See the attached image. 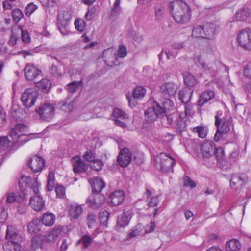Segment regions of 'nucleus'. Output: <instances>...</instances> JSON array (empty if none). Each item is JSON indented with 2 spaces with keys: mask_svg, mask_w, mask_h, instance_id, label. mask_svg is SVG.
<instances>
[{
  "mask_svg": "<svg viewBox=\"0 0 251 251\" xmlns=\"http://www.w3.org/2000/svg\"><path fill=\"white\" fill-rule=\"evenodd\" d=\"M196 64L211 76L218 72L221 63L216 59L214 54L210 50L202 52L195 59Z\"/></svg>",
  "mask_w": 251,
  "mask_h": 251,
  "instance_id": "1",
  "label": "nucleus"
},
{
  "mask_svg": "<svg viewBox=\"0 0 251 251\" xmlns=\"http://www.w3.org/2000/svg\"><path fill=\"white\" fill-rule=\"evenodd\" d=\"M168 8L173 20L179 24L189 22L191 16L189 6L181 0H175L170 2Z\"/></svg>",
  "mask_w": 251,
  "mask_h": 251,
  "instance_id": "2",
  "label": "nucleus"
},
{
  "mask_svg": "<svg viewBox=\"0 0 251 251\" xmlns=\"http://www.w3.org/2000/svg\"><path fill=\"white\" fill-rule=\"evenodd\" d=\"M12 143H25L30 138L28 134L27 126L22 124H17L12 128L9 133Z\"/></svg>",
  "mask_w": 251,
  "mask_h": 251,
  "instance_id": "3",
  "label": "nucleus"
},
{
  "mask_svg": "<svg viewBox=\"0 0 251 251\" xmlns=\"http://www.w3.org/2000/svg\"><path fill=\"white\" fill-rule=\"evenodd\" d=\"M154 161L156 168L165 172L172 171L173 167L176 163L174 158L165 152L157 154L155 157Z\"/></svg>",
  "mask_w": 251,
  "mask_h": 251,
  "instance_id": "4",
  "label": "nucleus"
},
{
  "mask_svg": "<svg viewBox=\"0 0 251 251\" xmlns=\"http://www.w3.org/2000/svg\"><path fill=\"white\" fill-rule=\"evenodd\" d=\"M38 96V92L35 89H26L21 96V101L24 106L26 108H30L34 105Z\"/></svg>",
  "mask_w": 251,
  "mask_h": 251,
  "instance_id": "5",
  "label": "nucleus"
},
{
  "mask_svg": "<svg viewBox=\"0 0 251 251\" xmlns=\"http://www.w3.org/2000/svg\"><path fill=\"white\" fill-rule=\"evenodd\" d=\"M237 41L241 47L251 50V28H245L240 30L237 35Z\"/></svg>",
  "mask_w": 251,
  "mask_h": 251,
  "instance_id": "6",
  "label": "nucleus"
},
{
  "mask_svg": "<svg viewBox=\"0 0 251 251\" xmlns=\"http://www.w3.org/2000/svg\"><path fill=\"white\" fill-rule=\"evenodd\" d=\"M163 110L156 102L152 103L151 107L148 108L145 111L146 120L149 122L154 121L157 117L163 115Z\"/></svg>",
  "mask_w": 251,
  "mask_h": 251,
  "instance_id": "7",
  "label": "nucleus"
},
{
  "mask_svg": "<svg viewBox=\"0 0 251 251\" xmlns=\"http://www.w3.org/2000/svg\"><path fill=\"white\" fill-rule=\"evenodd\" d=\"M71 19V13L66 10H62L58 13L57 25L60 32L65 35L67 33L66 27L69 25Z\"/></svg>",
  "mask_w": 251,
  "mask_h": 251,
  "instance_id": "8",
  "label": "nucleus"
},
{
  "mask_svg": "<svg viewBox=\"0 0 251 251\" xmlns=\"http://www.w3.org/2000/svg\"><path fill=\"white\" fill-rule=\"evenodd\" d=\"M40 118L45 121H49L54 114L55 108L50 103H46L36 109Z\"/></svg>",
  "mask_w": 251,
  "mask_h": 251,
  "instance_id": "9",
  "label": "nucleus"
},
{
  "mask_svg": "<svg viewBox=\"0 0 251 251\" xmlns=\"http://www.w3.org/2000/svg\"><path fill=\"white\" fill-rule=\"evenodd\" d=\"M105 201V197L100 193H93L86 200L88 205L92 209L100 207Z\"/></svg>",
  "mask_w": 251,
  "mask_h": 251,
  "instance_id": "10",
  "label": "nucleus"
},
{
  "mask_svg": "<svg viewBox=\"0 0 251 251\" xmlns=\"http://www.w3.org/2000/svg\"><path fill=\"white\" fill-rule=\"evenodd\" d=\"M231 121L230 117L220 119L217 115L215 116V126L223 133L226 134L230 130Z\"/></svg>",
  "mask_w": 251,
  "mask_h": 251,
  "instance_id": "11",
  "label": "nucleus"
},
{
  "mask_svg": "<svg viewBox=\"0 0 251 251\" xmlns=\"http://www.w3.org/2000/svg\"><path fill=\"white\" fill-rule=\"evenodd\" d=\"M132 160V153L127 148H124L121 150L117 157V161L122 167L127 166Z\"/></svg>",
  "mask_w": 251,
  "mask_h": 251,
  "instance_id": "12",
  "label": "nucleus"
},
{
  "mask_svg": "<svg viewBox=\"0 0 251 251\" xmlns=\"http://www.w3.org/2000/svg\"><path fill=\"white\" fill-rule=\"evenodd\" d=\"M45 161L41 157L34 155L29 158L27 164L34 173L40 172L45 166Z\"/></svg>",
  "mask_w": 251,
  "mask_h": 251,
  "instance_id": "13",
  "label": "nucleus"
},
{
  "mask_svg": "<svg viewBox=\"0 0 251 251\" xmlns=\"http://www.w3.org/2000/svg\"><path fill=\"white\" fill-rule=\"evenodd\" d=\"M146 94V89L145 88L142 86L137 87L134 89L133 92V98H132L130 94L128 93L126 94V97L128 100V102L130 107H133L135 106L137 103V101L135 100V99H139L143 98Z\"/></svg>",
  "mask_w": 251,
  "mask_h": 251,
  "instance_id": "14",
  "label": "nucleus"
},
{
  "mask_svg": "<svg viewBox=\"0 0 251 251\" xmlns=\"http://www.w3.org/2000/svg\"><path fill=\"white\" fill-rule=\"evenodd\" d=\"M144 197L149 207H155L153 211V214L155 216L158 212V208L156 207L159 203L158 196L153 195L150 190L146 189Z\"/></svg>",
  "mask_w": 251,
  "mask_h": 251,
  "instance_id": "15",
  "label": "nucleus"
},
{
  "mask_svg": "<svg viewBox=\"0 0 251 251\" xmlns=\"http://www.w3.org/2000/svg\"><path fill=\"white\" fill-rule=\"evenodd\" d=\"M215 146V144L209 141H206L201 146V153L203 159L210 158L214 154Z\"/></svg>",
  "mask_w": 251,
  "mask_h": 251,
  "instance_id": "16",
  "label": "nucleus"
},
{
  "mask_svg": "<svg viewBox=\"0 0 251 251\" xmlns=\"http://www.w3.org/2000/svg\"><path fill=\"white\" fill-rule=\"evenodd\" d=\"M24 71L26 78L29 81H32L38 76L42 75V71L36 66L31 64H27Z\"/></svg>",
  "mask_w": 251,
  "mask_h": 251,
  "instance_id": "17",
  "label": "nucleus"
},
{
  "mask_svg": "<svg viewBox=\"0 0 251 251\" xmlns=\"http://www.w3.org/2000/svg\"><path fill=\"white\" fill-rule=\"evenodd\" d=\"M178 89V85L172 82H165L160 87V91L162 94L170 97L175 96Z\"/></svg>",
  "mask_w": 251,
  "mask_h": 251,
  "instance_id": "18",
  "label": "nucleus"
},
{
  "mask_svg": "<svg viewBox=\"0 0 251 251\" xmlns=\"http://www.w3.org/2000/svg\"><path fill=\"white\" fill-rule=\"evenodd\" d=\"M133 213L131 209H126L122 214L118 217L117 226L123 228L127 226L132 216Z\"/></svg>",
  "mask_w": 251,
  "mask_h": 251,
  "instance_id": "19",
  "label": "nucleus"
},
{
  "mask_svg": "<svg viewBox=\"0 0 251 251\" xmlns=\"http://www.w3.org/2000/svg\"><path fill=\"white\" fill-rule=\"evenodd\" d=\"M113 115L114 117L115 124L118 126L122 128L126 127V125L119 119H126L128 118L127 114L122 111L120 109L115 108L113 111Z\"/></svg>",
  "mask_w": 251,
  "mask_h": 251,
  "instance_id": "20",
  "label": "nucleus"
},
{
  "mask_svg": "<svg viewBox=\"0 0 251 251\" xmlns=\"http://www.w3.org/2000/svg\"><path fill=\"white\" fill-rule=\"evenodd\" d=\"M103 57L105 58V62L108 66H113L119 64L117 56L112 49L105 50L103 52Z\"/></svg>",
  "mask_w": 251,
  "mask_h": 251,
  "instance_id": "21",
  "label": "nucleus"
},
{
  "mask_svg": "<svg viewBox=\"0 0 251 251\" xmlns=\"http://www.w3.org/2000/svg\"><path fill=\"white\" fill-rule=\"evenodd\" d=\"M125 199L124 192L121 190H117L111 193L109 196V200L111 204L117 206L123 202Z\"/></svg>",
  "mask_w": 251,
  "mask_h": 251,
  "instance_id": "22",
  "label": "nucleus"
},
{
  "mask_svg": "<svg viewBox=\"0 0 251 251\" xmlns=\"http://www.w3.org/2000/svg\"><path fill=\"white\" fill-rule=\"evenodd\" d=\"M203 27L204 38L207 39H213L216 34L217 27L213 23H206Z\"/></svg>",
  "mask_w": 251,
  "mask_h": 251,
  "instance_id": "23",
  "label": "nucleus"
},
{
  "mask_svg": "<svg viewBox=\"0 0 251 251\" xmlns=\"http://www.w3.org/2000/svg\"><path fill=\"white\" fill-rule=\"evenodd\" d=\"M89 181L91 185L93 191H95V193H100L105 186L103 180L100 177H94Z\"/></svg>",
  "mask_w": 251,
  "mask_h": 251,
  "instance_id": "24",
  "label": "nucleus"
},
{
  "mask_svg": "<svg viewBox=\"0 0 251 251\" xmlns=\"http://www.w3.org/2000/svg\"><path fill=\"white\" fill-rule=\"evenodd\" d=\"M30 205L32 209L36 211L43 209L44 206V201L40 195H35L30 199Z\"/></svg>",
  "mask_w": 251,
  "mask_h": 251,
  "instance_id": "25",
  "label": "nucleus"
},
{
  "mask_svg": "<svg viewBox=\"0 0 251 251\" xmlns=\"http://www.w3.org/2000/svg\"><path fill=\"white\" fill-rule=\"evenodd\" d=\"M73 170L75 173L84 172L87 170V166L85 163L81 160L78 156H76L72 158Z\"/></svg>",
  "mask_w": 251,
  "mask_h": 251,
  "instance_id": "26",
  "label": "nucleus"
},
{
  "mask_svg": "<svg viewBox=\"0 0 251 251\" xmlns=\"http://www.w3.org/2000/svg\"><path fill=\"white\" fill-rule=\"evenodd\" d=\"M215 97V92L211 90L203 91L200 95L198 101V104L202 106L204 104L211 100Z\"/></svg>",
  "mask_w": 251,
  "mask_h": 251,
  "instance_id": "27",
  "label": "nucleus"
},
{
  "mask_svg": "<svg viewBox=\"0 0 251 251\" xmlns=\"http://www.w3.org/2000/svg\"><path fill=\"white\" fill-rule=\"evenodd\" d=\"M25 197V194L22 193L20 195L19 198H17L16 195L12 192L9 193L7 194L6 197V199L4 201V197H3L2 200L3 199V201L4 202V205H6V207H7V204H10L17 201L19 203H22L24 201Z\"/></svg>",
  "mask_w": 251,
  "mask_h": 251,
  "instance_id": "28",
  "label": "nucleus"
},
{
  "mask_svg": "<svg viewBox=\"0 0 251 251\" xmlns=\"http://www.w3.org/2000/svg\"><path fill=\"white\" fill-rule=\"evenodd\" d=\"M178 116V114L176 113L173 112L171 114H168L166 116L162 115L161 117V120L164 126L167 127H174L175 121Z\"/></svg>",
  "mask_w": 251,
  "mask_h": 251,
  "instance_id": "29",
  "label": "nucleus"
},
{
  "mask_svg": "<svg viewBox=\"0 0 251 251\" xmlns=\"http://www.w3.org/2000/svg\"><path fill=\"white\" fill-rule=\"evenodd\" d=\"M6 238L9 242H17L19 238L18 231L13 226H8Z\"/></svg>",
  "mask_w": 251,
  "mask_h": 251,
  "instance_id": "30",
  "label": "nucleus"
},
{
  "mask_svg": "<svg viewBox=\"0 0 251 251\" xmlns=\"http://www.w3.org/2000/svg\"><path fill=\"white\" fill-rule=\"evenodd\" d=\"M83 212L82 207L78 204H72L69 208V215L72 219H78Z\"/></svg>",
  "mask_w": 251,
  "mask_h": 251,
  "instance_id": "31",
  "label": "nucleus"
},
{
  "mask_svg": "<svg viewBox=\"0 0 251 251\" xmlns=\"http://www.w3.org/2000/svg\"><path fill=\"white\" fill-rule=\"evenodd\" d=\"M251 15V10L247 7L239 9L235 13V18L237 21H244Z\"/></svg>",
  "mask_w": 251,
  "mask_h": 251,
  "instance_id": "32",
  "label": "nucleus"
},
{
  "mask_svg": "<svg viewBox=\"0 0 251 251\" xmlns=\"http://www.w3.org/2000/svg\"><path fill=\"white\" fill-rule=\"evenodd\" d=\"M161 108L163 110V115L166 112L173 111L175 109V105L172 100L169 99H163L160 100Z\"/></svg>",
  "mask_w": 251,
  "mask_h": 251,
  "instance_id": "33",
  "label": "nucleus"
},
{
  "mask_svg": "<svg viewBox=\"0 0 251 251\" xmlns=\"http://www.w3.org/2000/svg\"><path fill=\"white\" fill-rule=\"evenodd\" d=\"M42 225L38 219L33 220L28 225V231L31 234H35L39 232Z\"/></svg>",
  "mask_w": 251,
  "mask_h": 251,
  "instance_id": "34",
  "label": "nucleus"
},
{
  "mask_svg": "<svg viewBox=\"0 0 251 251\" xmlns=\"http://www.w3.org/2000/svg\"><path fill=\"white\" fill-rule=\"evenodd\" d=\"M45 242V236L43 235H38L34 237L31 240V248L36 250L39 248H41Z\"/></svg>",
  "mask_w": 251,
  "mask_h": 251,
  "instance_id": "35",
  "label": "nucleus"
},
{
  "mask_svg": "<svg viewBox=\"0 0 251 251\" xmlns=\"http://www.w3.org/2000/svg\"><path fill=\"white\" fill-rule=\"evenodd\" d=\"M183 77L184 83L188 86L194 87L196 85L197 82L196 78L189 72H184Z\"/></svg>",
  "mask_w": 251,
  "mask_h": 251,
  "instance_id": "36",
  "label": "nucleus"
},
{
  "mask_svg": "<svg viewBox=\"0 0 251 251\" xmlns=\"http://www.w3.org/2000/svg\"><path fill=\"white\" fill-rule=\"evenodd\" d=\"M35 86L41 91L47 92L50 88L51 83L48 79L44 78L40 81L36 82Z\"/></svg>",
  "mask_w": 251,
  "mask_h": 251,
  "instance_id": "37",
  "label": "nucleus"
},
{
  "mask_svg": "<svg viewBox=\"0 0 251 251\" xmlns=\"http://www.w3.org/2000/svg\"><path fill=\"white\" fill-rule=\"evenodd\" d=\"M192 94V90H189L187 91L185 89H182L179 92V99L182 103H187L190 100Z\"/></svg>",
  "mask_w": 251,
  "mask_h": 251,
  "instance_id": "38",
  "label": "nucleus"
},
{
  "mask_svg": "<svg viewBox=\"0 0 251 251\" xmlns=\"http://www.w3.org/2000/svg\"><path fill=\"white\" fill-rule=\"evenodd\" d=\"M55 216L52 213H47L42 216V222L46 226H51L54 223Z\"/></svg>",
  "mask_w": 251,
  "mask_h": 251,
  "instance_id": "39",
  "label": "nucleus"
},
{
  "mask_svg": "<svg viewBox=\"0 0 251 251\" xmlns=\"http://www.w3.org/2000/svg\"><path fill=\"white\" fill-rule=\"evenodd\" d=\"M240 248V242L235 239L230 240L226 244V249L228 251H239Z\"/></svg>",
  "mask_w": 251,
  "mask_h": 251,
  "instance_id": "40",
  "label": "nucleus"
},
{
  "mask_svg": "<svg viewBox=\"0 0 251 251\" xmlns=\"http://www.w3.org/2000/svg\"><path fill=\"white\" fill-rule=\"evenodd\" d=\"M61 233V230L58 228H55L49 233L47 236H45V241L48 243H52L55 241Z\"/></svg>",
  "mask_w": 251,
  "mask_h": 251,
  "instance_id": "41",
  "label": "nucleus"
},
{
  "mask_svg": "<svg viewBox=\"0 0 251 251\" xmlns=\"http://www.w3.org/2000/svg\"><path fill=\"white\" fill-rule=\"evenodd\" d=\"M155 21L160 22L162 21L166 15V9L163 6H157L155 8Z\"/></svg>",
  "mask_w": 251,
  "mask_h": 251,
  "instance_id": "42",
  "label": "nucleus"
},
{
  "mask_svg": "<svg viewBox=\"0 0 251 251\" xmlns=\"http://www.w3.org/2000/svg\"><path fill=\"white\" fill-rule=\"evenodd\" d=\"M7 207L4 205L3 199L0 201V223H3L6 220L8 213L7 212Z\"/></svg>",
  "mask_w": 251,
  "mask_h": 251,
  "instance_id": "43",
  "label": "nucleus"
},
{
  "mask_svg": "<svg viewBox=\"0 0 251 251\" xmlns=\"http://www.w3.org/2000/svg\"><path fill=\"white\" fill-rule=\"evenodd\" d=\"M95 104L94 102L87 103L83 108L82 114L89 113V116L87 118H94L93 113L95 111Z\"/></svg>",
  "mask_w": 251,
  "mask_h": 251,
  "instance_id": "44",
  "label": "nucleus"
},
{
  "mask_svg": "<svg viewBox=\"0 0 251 251\" xmlns=\"http://www.w3.org/2000/svg\"><path fill=\"white\" fill-rule=\"evenodd\" d=\"M5 251H20L21 246L17 242H9L3 246Z\"/></svg>",
  "mask_w": 251,
  "mask_h": 251,
  "instance_id": "45",
  "label": "nucleus"
},
{
  "mask_svg": "<svg viewBox=\"0 0 251 251\" xmlns=\"http://www.w3.org/2000/svg\"><path fill=\"white\" fill-rule=\"evenodd\" d=\"M192 131L194 133H197L200 138H205L208 133V129L206 127L203 126H199L194 127L192 129Z\"/></svg>",
  "mask_w": 251,
  "mask_h": 251,
  "instance_id": "46",
  "label": "nucleus"
},
{
  "mask_svg": "<svg viewBox=\"0 0 251 251\" xmlns=\"http://www.w3.org/2000/svg\"><path fill=\"white\" fill-rule=\"evenodd\" d=\"M143 226L139 224L137 225L127 234V238L131 239L140 234Z\"/></svg>",
  "mask_w": 251,
  "mask_h": 251,
  "instance_id": "47",
  "label": "nucleus"
},
{
  "mask_svg": "<svg viewBox=\"0 0 251 251\" xmlns=\"http://www.w3.org/2000/svg\"><path fill=\"white\" fill-rule=\"evenodd\" d=\"M55 185L54 173L53 171H50L48 176L47 189L51 191Z\"/></svg>",
  "mask_w": 251,
  "mask_h": 251,
  "instance_id": "48",
  "label": "nucleus"
},
{
  "mask_svg": "<svg viewBox=\"0 0 251 251\" xmlns=\"http://www.w3.org/2000/svg\"><path fill=\"white\" fill-rule=\"evenodd\" d=\"M174 127L179 130H183L185 128L186 125L185 122L183 121L181 115L179 116L175 119Z\"/></svg>",
  "mask_w": 251,
  "mask_h": 251,
  "instance_id": "49",
  "label": "nucleus"
},
{
  "mask_svg": "<svg viewBox=\"0 0 251 251\" xmlns=\"http://www.w3.org/2000/svg\"><path fill=\"white\" fill-rule=\"evenodd\" d=\"M203 26H197L195 27L192 31V35L195 38H204Z\"/></svg>",
  "mask_w": 251,
  "mask_h": 251,
  "instance_id": "50",
  "label": "nucleus"
},
{
  "mask_svg": "<svg viewBox=\"0 0 251 251\" xmlns=\"http://www.w3.org/2000/svg\"><path fill=\"white\" fill-rule=\"evenodd\" d=\"M30 181V177L26 176H22L19 182V187L21 190H24L27 188Z\"/></svg>",
  "mask_w": 251,
  "mask_h": 251,
  "instance_id": "51",
  "label": "nucleus"
},
{
  "mask_svg": "<svg viewBox=\"0 0 251 251\" xmlns=\"http://www.w3.org/2000/svg\"><path fill=\"white\" fill-rule=\"evenodd\" d=\"M88 226L89 228L95 227L97 225V217L92 213H89L87 215Z\"/></svg>",
  "mask_w": 251,
  "mask_h": 251,
  "instance_id": "52",
  "label": "nucleus"
},
{
  "mask_svg": "<svg viewBox=\"0 0 251 251\" xmlns=\"http://www.w3.org/2000/svg\"><path fill=\"white\" fill-rule=\"evenodd\" d=\"M82 82L80 81L73 82L67 85V89L69 92L74 93L78 90Z\"/></svg>",
  "mask_w": 251,
  "mask_h": 251,
  "instance_id": "53",
  "label": "nucleus"
},
{
  "mask_svg": "<svg viewBox=\"0 0 251 251\" xmlns=\"http://www.w3.org/2000/svg\"><path fill=\"white\" fill-rule=\"evenodd\" d=\"M75 25L76 29L81 32L84 31L86 27L85 22L81 19L75 20Z\"/></svg>",
  "mask_w": 251,
  "mask_h": 251,
  "instance_id": "54",
  "label": "nucleus"
},
{
  "mask_svg": "<svg viewBox=\"0 0 251 251\" xmlns=\"http://www.w3.org/2000/svg\"><path fill=\"white\" fill-rule=\"evenodd\" d=\"M164 53L165 54L168 60H173L176 56L177 54V51L174 50L173 49L170 47L165 50Z\"/></svg>",
  "mask_w": 251,
  "mask_h": 251,
  "instance_id": "55",
  "label": "nucleus"
},
{
  "mask_svg": "<svg viewBox=\"0 0 251 251\" xmlns=\"http://www.w3.org/2000/svg\"><path fill=\"white\" fill-rule=\"evenodd\" d=\"M13 18L15 22H18L23 17V13L19 9H14L12 12Z\"/></svg>",
  "mask_w": 251,
  "mask_h": 251,
  "instance_id": "56",
  "label": "nucleus"
},
{
  "mask_svg": "<svg viewBox=\"0 0 251 251\" xmlns=\"http://www.w3.org/2000/svg\"><path fill=\"white\" fill-rule=\"evenodd\" d=\"M38 7L37 5L32 3L28 4L25 9V12L26 16H30L37 9Z\"/></svg>",
  "mask_w": 251,
  "mask_h": 251,
  "instance_id": "57",
  "label": "nucleus"
},
{
  "mask_svg": "<svg viewBox=\"0 0 251 251\" xmlns=\"http://www.w3.org/2000/svg\"><path fill=\"white\" fill-rule=\"evenodd\" d=\"M93 238L88 235H85L83 236L81 239L78 241V243H82L85 248H87L91 244Z\"/></svg>",
  "mask_w": 251,
  "mask_h": 251,
  "instance_id": "58",
  "label": "nucleus"
},
{
  "mask_svg": "<svg viewBox=\"0 0 251 251\" xmlns=\"http://www.w3.org/2000/svg\"><path fill=\"white\" fill-rule=\"evenodd\" d=\"M120 0H116L111 11V16H117L121 11V7L120 6Z\"/></svg>",
  "mask_w": 251,
  "mask_h": 251,
  "instance_id": "59",
  "label": "nucleus"
},
{
  "mask_svg": "<svg viewBox=\"0 0 251 251\" xmlns=\"http://www.w3.org/2000/svg\"><path fill=\"white\" fill-rule=\"evenodd\" d=\"M75 102L74 101L70 102L68 105L67 102H66L63 104L61 108L65 112H71L75 107Z\"/></svg>",
  "mask_w": 251,
  "mask_h": 251,
  "instance_id": "60",
  "label": "nucleus"
},
{
  "mask_svg": "<svg viewBox=\"0 0 251 251\" xmlns=\"http://www.w3.org/2000/svg\"><path fill=\"white\" fill-rule=\"evenodd\" d=\"M7 123L6 114L4 110L1 107H0V127H2Z\"/></svg>",
  "mask_w": 251,
  "mask_h": 251,
  "instance_id": "61",
  "label": "nucleus"
},
{
  "mask_svg": "<svg viewBox=\"0 0 251 251\" xmlns=\"http://www.w3.org/2000/svg\"><path fill=\"white\" fill-rule=\"evenodd\" d=\"M127 55V50L125 46L121 45L118 47L117 50V56L119 58L125 57Z\"/></svg>",
  "mask_w": 251,
  "mask_h": 251,
  "instance_id": "62",
  "label": "nucleus"
},
{
  "mask_svg": "<svg viewBox=\"0 0 251 251\" xmlns=\"http://www.w3.org/2000/svg\"><path fill=\"white\" fill-rule=\"evenodd\" d=\"M109 216V213L106 210H104L103 211L100 212L99 217L100 223L103 224L106 223L108 221Z\"/></svg>",
  "mask_w": 251,
  "mask_h": 251,
  "instance_id": "63",
  "label": "nucleus"
},
{
  "mask_svg": "<svg viewBox=\"0 0 251 251\" xmlns=\"http://www.w3.org/2000/svg\"><path fill=\"white\" fill-rule=\"evenodd\" d=\"M91 164V167L92 169L99 171L100 170L103 166V163L100 160H95L92 161Z\"/></svg>",
  "mask_w": 251,
  "mask_h": 251,
  "instance_id": "64",
  "label": "nucleus"
}]
</instances>
